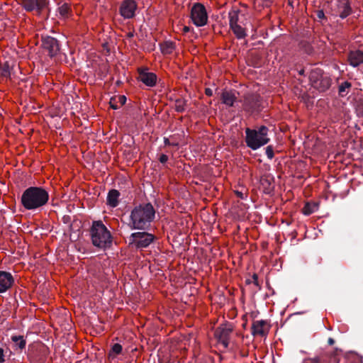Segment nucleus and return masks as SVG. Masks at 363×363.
Wrapping results in <instances>:
<instances>
[{
    "label": "nucleus",
    "mask_w": 363,
    "mask_h": 363,
    "mask_svg": "<svg viewBox=\"0 0 363 363\" xmlns=\"http://www.w3.org/2000/svg\"><path fill=\"white\" fill-rule=\"evenodd\" d=\"M49 201V193L40 186H30L21 197V203L26 210H36L45 206Z\"/></svg>",
    "instance_id": "f257e3e1"
},
{
    "label": "nucleus",
    "mask_w": 363,
    "mask_h": 363,
    "mask_svg": "<svg viewBox=\"0 0 363 363\" xmlns=\"http://www.w3.org/2000/svg\"><path fill=\"white\" fill-rule=\"evenodd\" d=\"M155 211L153 206L148 203L135 206L130 216V226L132 229L145 230L154 220Z\"/></svg>",
    "instance_id": "f03ea898"
},
{
    "label": "nucleus",
    "mask_w": 363,
    "mask_h": 363,
    "mask_svg": "<svg viewBox=\"0 0 363 363\" xmlns=\"http://www.w3.org/2000/svg\"><path fill=\"white\" fill-rule=\"evenodd\" d=\"M92 244L99 248L105 249L111 246L112 235L101 220L94 221L90 228Z\"/></svg>",
    "instance_id": "7ed1b4c3"
},
{
    "label": "nucleus",
    "mask_w": 363,
    "mask_h": 363,
    "mask_svg": "<svg viewBox=\"0 0 363 363\" xmlns=\"http://www.w3.org/2000/svg\"><path fill=\"white\" fill-rule=\"evenodd\" d=\"M245 134V143L252 150H257L269 142L267 136L268 128L264 125L259 127L258 130L247 128Z\"/></svg>",
    "instance_id": "20e7f679"
},
{
    "label": "nucleus",
    "mask_w": 363,
    "mask_h": 363,
    "mask_svg": "<svg viewBox=\"0 0 363 363\" xmlns=\"http://www.w3.org/2000/svg\"><path fill=\"white\" fill-rule=\"evenodd\" d=\"M190 19L196 27H203L208 22V15L205 6L199 2L194 3L190 10Z\"/></svg>",
    "instance_id": "39448f33"
},
{
    "label": "nucleus",
    "mask_w": 363,
    "mask_h": 363,
    "mask_svg": "<svg viewBox=\"0 0 363 363\" xmlns=\"http://www.w3.org/2000/svg\"><path fill=\"white\" fill-rule=\"evenodd\" d=\"M49 0H18V4L27 12L41 16L49 9Z\"/></svg>",
    "instance_id": "423d86ee"
},
{
    "label": "nucleus",
    "mask_w": 363,
    "mask_h": 363,
    "mask_svg": "<svg viewBox=\"0 0 363 363\" xmlns=\"http://www.w3.org/2000/svg\"><path fill=\"white\" fill-rule=\"evenodd\" d=\"M230 28L238 39H243L247 36L246 29L239 23V11L229 12Z\"/></svg>",
    "instance_id": "0eeeda50"
},
{
    "label": "nucleus",
    "mask_w": 363,
    "mask_h": 363,
    "mask_svg": "<svg viewBox=\"0 0 363 363\" xmlns=\"http://www.w3.org/2000/svg\"><path fill=\"white\" fill-rule=\"evenodd\" d=\"M233 331V327L230 323H225L219 325L214 332L215 338L224 348L229 345L230 337Z\"/></svg>",
    "instance_id": "6e6552de"
},
{
    "label": "nucleus",
    "mask_w": 363,
    "mask_h": 363,
    "mask_svg": "<svg viewBox=\"0 0 363 363\" xmlns=\"http://www.w3.org/2000/svg\"><path fill=\"white\" fill-rule=\"evenodd\" d=\"M131 243L138 248H145L149 246L154 240L152 234L145 232L133 233L130 235Z\"/></svg>",
    "instance_id": "1a4fd4ad"
},
{
    "label": "nucleus",
    "mask_w": 363,
    "mask_h": 363,
    "mask_svg": "<svg viewBox=\"0 0 363 363\" xmlns=\"http://www.w3.org/2000/svg\"><path fill=\"white\" fill-rule=\"evenodd\" d=\"M138 4L135 0H123L119 7V13L125 19L135 17Z\"/></svg>",
    "instance_id": "9d476101"
},
{
    "label": "nucleus",
    "mask_w": 363,
    "mask_h": 363,
    "mask_svg": "<svg viewBox=\"0 0 363 363\" xmlns=\"http://www.w3.org/2000/svg\"><path fill=\"white\" fill-rule=\"evenodd\" d=\"M138 79L146 86L153 87L156 85L157 81V75L153 72H148L147 67H139L138 69Z\"/></svg>",
    "instance_id": "9b49d317"
},
{
    "label": "nucleus",
    "mask_w": 363,
    "mask_h": 363,
    "mask_svg": "<svg viewBox=\"0 0 363 363\" xmlns=\"http://www.w3.org/2000/svg\"><path fill=\"white\" fill-rule=\"evenodd\" d=\"M42 48L51 57L55 56L60 50L57 40L50 36H47L43 38Z\"/></svg>",
    "instance_id": "f8f14e48"
},
{
    "label": "nucleus",
    "mask_w": 363,
    "mask_h": 363,
    "mask_svg": "<svg viewBox=\"0 0 363 363\" xmlns=\"http://www.w3.org/2000/svg\"><path fill=\"white\" fill-rule=\"evenodd\" d=\"M271 325L269 321L265 320H255L252 324V334L254 336H266L269 332Z\"/></svg>",
    "instance_id": "ddd939ff"
},
{
    "label": "nucleus",
    "mask_w": 363,
    "mask_h": 363,
    "mask_svg": "<svg viewBox=\"0 0 363 363\" xmlns=\"http://www.w3.org/2000/svg\"><path fill=\"white\" fill-rule=\"evenodd\" d=\"M259 96L257 94H250L244 96L243 106L246 111L252 112L255 111L259 102Z\"/></svg>",
    "instance_id": "4468645a"
},
{
    "label": "nucleus",
    "mask_w": 363,
    "mask_h": 363,
    "mask_svg": "<svg viewBox=\"0 0 363 363\" xmlns=\"http://www.w3.org/2000/svg\"><path fill=\"white\" fill-rule=\"evenodd\" d=\"M337 10L341 18L349 16L352 12L350 0H337Z\"/></svg>",
    "instance_id": "2eb2a0df"
},
{
    "label": "nucleus",
    "mask_w": 363,
    "mask_h": 363,
    "mask_svg": "<svg viewBox=\"0 0 363 363\" xmlns=\"http://www.w3.org/2000/svg\"><path fill=\"white\" fill-rule=\"evenodd\" d=\"M13 282V277L9 272L0 271V293H4L10 289Z\"/></svg>",
    "instance_id": "dca6fc26"
},
{
    "label": "nucleus",
    "mask_w": 363,
    "mask_h": 363,
    "mask_svg": "<svg viewBox=\"0 0 363 363\" xmlns=\"http://www.w3.org/2000/svg\"><path fill=\"white\" fill-rule=\"evenodd\" d=\"M348 61L350 65L357 67L363 63V51H351L348 55Z\"/></svg>",
    "instance_id": "f3484780"
},
{
    "label": "nucleus",
    "mask_w": 363,
    "mask_h": 363,
    "mask_svg": "<svg viewBox=\"0 0 363 363\" xmlns=\"http://www.w3.org/2000/svg\"><path fill=\"white\" fill-rule=\"evenodd\" d=\"M330 78L323 74L313 87L320 91H325L330 88Z\"/></svg>",
    "instance_id": "a211bd4d"
},
{
    "label": "nucleus",
    "mask_w": 363,
    "mask_h": 363,
    "mask_svg": "<svg viewBox=\"0 0 363 363\" xmlns=\"http://www.w3.org/2000/svg\"><path fill=\"white\" fill-rule=\"evenodd\" d=\"M120 193L118 190L112 189L109 191L107 196V204L112 208H115L118 205V199Z\"/></svg>",
    "instance_id": "6ab92c4d"
},
{
    "label": "nucleus",
    "mask_w": 363,
    "mask_h": 363,
    "mask_svg": "<svg viewBox=\"0 0 363 363\" xmlns=\"http://www.w3.org/2000/svg\"><path fill=\"white\" fill-rule=\"evenodd\" d=\"M236 99L237 97L231 91H225L222 93V102L228 106H233Z\"/></svg>",
    "instance_id": "aec40b11"
},
{
    "label": "nucleus",
    "mask_w": 363,
    "mask_h": 363,
    "mask_svg": "<svg viewBox=\"0 0 363 363\" xmlns=\"http://www.w3.org/2000/svg\"><path fill=\"white\" fill-rule=\"evenodd\" d=\"M160 50L164 55H170L175 50V45L172 41H165L160 44Z\"/></svg>",
    "instance_id": "412c9836"
},
{
    "label": "nucleus",
    "mask_w": 363,
    "mask_h": 363,
    "mask_svg": "<svg viewBox=\"0 0 363 363\" xmlns=\"http://www.w3.org/2000/svg\"><path fill=\"white\" fill-rule=\"evenodd\" d=\"M318 208V205L315 202H306L302 208V213L306 216H309L316 211Z\"/></svg>",
    "instance_id": "4be33fe9"
},
{
    "label": "nucleus",
    "mask_w": 363,
    "mask_h": 363,
    "mask_svg": "<svg viewBox=\"0 0 363 363\" xmlns=\"http://www.w3.org/2000/svg\"><path fill=\"white\" fill-rule=\"evenodd\" d=\"M323 75V73L320 69H315L312 70L310 73L309 79L311 83V85L314 86L316 84V82L320 79L321 77Z\"/></svg>",
    "instance_id": "5701e85b"
},
{
    "label": "nucleus",
    "mask_w": 363,
    "mask_h": 363,
    "mask_svg": "<svg viewBox=\"0 0 363 363\" xmlns=\"http://www.w3.org/2000/svg\"><path fill=\"white\" fill-rule=\"evenodd\" d=\"M122 349H123V347H122L121 345H120L119 343H115L112 346V347L108 353V357L111 358V359H114L118 354L121 353Z\"/></svg>",
    "instance_id": "b1692460"
},
{
    "label": "nucleus",
    "mask_w": 363,
    "mask_h": 363,
    "mask_svg": "<svg viewBox=\"0 0 363 363\" xmlns=\"http://www.w3.org/2000/svg\"><path fill=\"white\" fill-rule=\"evenodd\" d=\"M60 14L64 18H68L72 13V9L70 6L65 3L59 8Z\"/></svg>",
    "instance_id": "393cba45"
},
{
    "label": "nucleus",
    "mask_w": 363,
    "mask_h": 363,
    "mask_svg": "<svg viewBox=\"0 0 363 363\" xmlns=\"http://www.w3.org/2000/svg\"><path fill=\"white\" fill-rule=\"evenodd\" d=\"M11 340H12V341L13 342H15L18 346V347L21 350H23V349H24L26 347V342L24 340L23 336H21V335H19V336L14 335V336L11 337Z\"/></svg>",
    "instance_id": "a878e982"
},
{
    "label": "nucleus",
    "mask_w": 363,
    "mask_h": 363,
    "mask_svg": "<svg viewBox=\"0 0 363 363\" xmlns=\"http://www.w3.org/2000/svg\"><path fill=\"white\" fill-rule=\"evenodd\" d=\"M351 87V83L345 82L339 86V94L342 96L346 95L345 91Z\"/></svg>",
    "instance_id": "bb28decb"
},
{
    "label": "nucleus",
    "mask_w": 363,
    "mask_h": 363,
    "mask_svg": "<svg viewBox=\"0 0 363 363\" xmlns=\"http://www.w3.org/2000/svg\"><path fill=\"white\" fill-rule=\"evenodd\" d=\"M186 103L182 99H177L175 101V110L177 112H182L185 110Z\"/></svg>",
    "instance_id": "cd10ccee"
},
{
    "label": "nucleus",
    "mask_w": 363,
    "mask_h": 363,
    "mask_svg": "<svg viewBox=\"0 0 363 363\" xmlns=\"http://www.w3.org/2000/svg\"><path fill=\"white\" fill-rule=\"evenodd\" d=\"M0 75L6 78L9 77L10 70L9 66L7 63H5L3 66L0 67Z\"/></svg>",
    "instance_id": "c85d7f7f"
},
{
    "label": "nucleus",
    "mask_w": 363,
    "mask_h": 363,
    "mask_svg": "<svg viewBox=\"0 0 363 363\" xmlns=\"http://www.w3.org/2000/svg\"><path fill=\"white\" fill-rule=\"evenodd\" d=\"M303 363H326V361L323 357H315L313 358L305 359Z\"/></svg>",
    "instance_id": "c756f323"
},
{
    "label": "nucleus",
    "mask_w": 363,
    "mask_h": 363,
    "mask_svg": "<svg viewBox=\"0 0 363 363\" xmlns=\"http://www.w3.org/2000/svg\"><path fill=\"white\" fill-rule=\"evenodd\" d=\"M346 361L349 363H359L360 359L355 354H348L345 357Z\"/></svg>",
    "instance_id": "7c9ffc66"
},
{
    "label": "nucleus",
    "mask_w": 363,
    "mask_h": 363,
    "mask_svg": "<svg viewBox=\"0 0 363 363\" xmlns=\"http://www.w3.org/2000/svg\"><path fill=\"white\" fill-rule=\"evenodd\" d=\"M246 283L247 284H254V285H255L257 286V288L258 289H261V285L259 284V282L258 281V276L257 274H254L252 277V280H247L246 281Z\"/></svg>",
    "instance_id": "2f4dec72"
},
{
    "label": "nucleus",
    "mask_w": 363,
    "mask_h": 363,
    "mask_svg": "<svg viewBox=\"0 0 363 363\" xmlns=\"http://www.w3.org/2000/svg\"><path fill=\"white\" fill-rule=\"evenodd\" d=\"M266 155L269 159H272L274 157V150L271 145L267 147Z\"/></svg>",
    "instance_id": "473e14b6"
},
{
    "label": "nucleus",
    "mask_w": 363,
    "mask_h": 363,
    "mask_svg": "<svg viewBox=\"0 0 363 363\" xmlns=\"http://www.w3.org/2000/svg\"><path fill=\"white\" fill-rule=\"evenodd\" d=\"M116 99H118V101L120 104V106H122L125 104L126 101V97L123 95H119L116 96Z\"/></svg>",
    "instance_id": "72a5a7b5"
},
{
    "label": "nucleus",
    "mask_w": 363,
    "mask_h": 363,
    "mask_svg": "<svg viewBox=\"0 0 363 363\" xmlns=\"http://www.w3.org/2000/svg\"><path fill=\"white\" fill-rule=\"evenodd\" d=\"M116 97H113L111 99L110 106L113 109H118L119 106L116 103Z\"/></svg>",
    "instance_id": "f704fd0d"
},
{
    "label": "nucleus",
    "mask_w": 363,
    "mask_h": 363,
    "mask_svg": "<svg viewBox=\"0 0 363 363\" xmlns=\"http://www.w3.org/2000/svg\"><path fill=\"white\" fill-rule=\"evenodd\" d=\"M159 160L161 163H165L168 160L167 155L162 154L160 155Z\"/></svg>",
    "instance_id": "c9c22d12"
},
{
    "label": "nucleus",
    "mask_w": 363,
    "mask_h": 363,
    "mask_svg": "<svg viewBox=\"0 0 363 363\" xmlns=\"http://www.w3.org/2000/svg\"><path fill=\"white\" fill-rule=\"evenodd\" d=\"M316 16L319 19H323L325 18V13L323 11L319 10L316 12Z\"/></svg>",
    "instance_id": "e433bc0d"
},
{
    "label": "nucleus",
    "mask_w": 363,
    "mask_h": 363,
    "mask_svg": "<svg viewBox=\"0 0 363 363\" xmlns=\"http://www.w3.org/2000/svg\"><path fill=\"white\" fill-rule=\"evenodd\" d=\"M4 350L2 348H0V363L4 362Z\"/></svg>",
    "instance_id": "4c0bfd02"
},
{
    "label": "nucleus",
    "mask_w": 363,
    "mask_h": 363,
    "mask_svg": "<svg viewBox=\"0 0 363 363\" xmlns=\"http://www.w3.org/2000/svg\"><path fill=\"white\" fill-rule=\"evenodd\" d=\"M358 111L363 116V101L358 106Z\"/></svg>",
    "instance_id": "58836bf2"
},
{
    "label": "nucleus",
    "mask_w": 363,
    "mask_h": 363,
    "mask_svg": "<svg viewBox=\"0 0 363 363\" xmlns=\"http://www.w3.org/2000/svg\"><path fill=\"white\" fill-rule=\"evenodd\" d=\"M190 31V28L189 26H184L182 29V32L185 34V33H187Z\"/></svg>",
    "instance_id": "ea45409f"
},
{
    "label": "nucleus",
    "mask_w": 363,
    "mask_h": 363,
    "mask_svg": "<svg viewBox=\"0 0 363 363\" xmlns=\"http://www.w3.org/2000/svg\"><path fill=\"white\" fill-rule=\"evenodd\" d=\"M205 94L206 95L211 96L213 95V91L210 88H206L205 89Z\"/></svg>",
    "instance_id": "a19ab883"
},
{
    "label": "nucleus",
    "mask_w": 363,
    "mask_h": 363,
    "mask_svg": "<svg viewBox=\"0 0 363 363\" xmlns=\"http://www.w3.org/2000/svg\"><path fill=\"white\" fill-rule=\"evenodd\" d=\"M236 194L240 197V198H242V194L241 192H239V191H236Z\"/></svg>",
    "instance_id": "79ce46f5"
},
{
    "label": "nucleus",
    "mask_w": 363,
    "mask_h": 363,
    "mask_svg": "<svg viewBox=\"0 0 363 363\" xmlns=\"http://www.w3.org/2000/svg\"><path fill=\"white\" fill-rule=\"evenodd\" d=\"M164 143H165V145H169V141L167 138L164 139Z\"/></svg>",
    "instance_id": "37998d69"
},
{
    "label": "nucleus",
    "mask_w": 363,
    "mask_h": 363,
    "mask_svg": "<svg viewBox=\"0 0 363 363\" xmlns=\"http://www.w3.org/2000/svg\"><path fill=\"white\" fill-rule=\"evenodd\" d=\"M333 342H334V341H333V339H331V338H330V339H329V342H330V344H333Z\"/></svg>",
    "instance_id": "c03bdc74"
}]
</instances>
